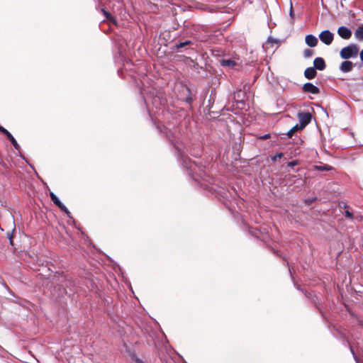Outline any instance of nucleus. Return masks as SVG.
<instances>
[{"label":"nucleus","mask_w":363,"mask_h":363,"mask_svg":"<svg viewBox=\"0 0 363 363\" xmlns=\"http://www.w3.org/2000/svg\"><path fill=\"white\" fill-rule=\"evenodd\" d=\"M358 53L359 47L356 44L352 43L341 49L340 56L343 60H348L357 57Z\"/></svg>","instance_id":"nucleus-1"},{"label":"nucleus","mask_w":363,"mask_h":363,"mask_svg":"<svg viewBox=\"0 0 363 363\" xmlns=\"http://www.w3.org/2000/svg\"><path fill=\"white\" fill-rule=\"evenodd\" d=\"M174 147L178 150V152L182 157V165L189 170V174L194 178V174L196 172L197 164L195 162H192L189 157H184V151L182 150L176 143H174Z\"/></svg>","instance_id":"nucleus-2"},{"label":"nucleus","mask_w":363,"mask_h":363,"mask_svg":"<svg viewBox=\"0 0 363 363\" xmlns=\"http://www.w3.org/2000/svg\"><path fill=\"white\" fill-rule=\"evenodd\" d=\"M299 128L303 129L311 121L312 115L309 112H298Z\"/></svg>","instance_id":"nucleus-3"},{"label":"nucleus","mask_w":363,"mask_h":363,"mask_svg":"<svg viewBox=\"0 0 363 363\" xmlns=\"http://www.w3.org/2000/svg\"><path fill=\"white\" fill-rule=\"evenodd\" d=\"M52 201L62 211H64L69 218H71V213L67 208L60 201L58 197L53 193H50Z\"/></svg>","instance_id":"nucleus-4"},{"label":"nucleus","mask_w":363,"mask_h":363,"mask_svg":"<svg viewBox=\"0 0 363 363\" xmlns=\"http://www.w3.org/2000/svg\"><path fill=\"white\" fill-rule=\"evenodd\" d=\"M334 35L328 30L322 31L319 35V38L324 44L329 45L333 40Z\"/></svg>","instance_id":"nucleus-5"},{"label":"nucleus","mask_w":363,"mask_h":363,"mask_svg":"<svg viewBox=\"0 0 363 363\" xmlns=\"http://www.w3.org/2000/svg\"><path fill=\"white\" fill-rule=\"evenodd\" d=\"M302 90L303 92L310 93L312 94H318L320 93L319 88L310 82L304 84L302 86Z\"/></svg>","instance_id":"nucleus-6"},{"label":"nucleus","mask_w":363,"mask_h":363,"mask_svg":"<svg viewBox=\"0 0 363 363\" xmlns=\"http://www.w3.org/2000/svg\"><path fill=\"white\" fill-rule=\"evenodd\" d=\"M0 131L6 135V138L9 140L11 143L13 145V147L18 150L20 149V145L18 144L16 139L13 138V136L11 134L10 132H9L6 129H5L4 127L0 125Z\"/></svg>","instance_id":"nucleus-7"},{"label":"nucleus","mask_w":363,"mask_h":363,"mask_svg":"<svg viewBox=\"0 0 363 363\" xmlns=\"http://www.w3.org/2000/svg\"><path fill=\"white\" fill-rule=\"evenodd\" d=\"M337 34L342 38L345 40H348L352 36V31L350 28L342 26L338 28Z\"/></svg>","instance_id":"nucleus-8"},{"label":"nucleus","mask_w":363,"mask_h":363,"mask_svg":"<svg viewBox=\"0 0 363 363\" xmlns=\"http://www.w3.org/2000/svg\"><path fill=\"white\" fill-rule=\"evenodd\" d=\"M354 66V65L353 62L349 60H345L340 64L339 69L342 72L347 73L351 72Z\"/></svg>","instance_id":"nucleus-9"},{"label":"nucleus","mask_w":363,"mask_h":363,"mask_svg":"<svg viewBox=\"0 0 363 363\" xmlns=\"http://www.w3.org/2000/svg\"><path fill=\"white\" fill-rule=\"evenodd\" d=\"M315 69H318L320 71L323 70L325 68V62L323 58L322 57H316L313 61V67Z\"/></svg>","instance_id":"nucleus-10"},{"label":"nucleus","mask_w":363,"mask_h":363,"mask_svg":"<svg viewBox=\"0 0 363 363\" xmlns=\"http://www.w3.org/2000/svg\"><path fill=\"white\" fill-rule=\"evenodd\" d=\"M306 43L311 48H313L318 44V39L313 35L309 34L306 36L305 38Z\"/></svg>","instance_id":"nucleus-11"},{"label":"nucleus","mask_w":363,"mask_h":363,"mask_svg":"<svg viewBox=\"0 0 363 363\" xmlns=\"http://www.w3.org/2000/svg\"><path fill=\"white\" fill-rule=\"evenodd\" d=\"M316 74L317 72L313 67H308L304 71V76L308 79H313L315 77Z\"/></svg>","instance_id":"nucleus-12"},{"label":"nucleus","mask_w":363,"mask_h":363,"mask_svg":"<svg viewBox=\"0 0 363 363\" xmlns=\"http://www.w3.org/2000/svg\"><path fill=\"white\" fill-rule=\"evenodd\" d=\"M354 36L358 40H363V24L355 30Z\"/></svg>","instance_id":"nucleus-13"},{"label":"nucleus","mask_w":363,"mask_h":363,"mask_svg":"<svg viewBox=\"0 0 363 363\" xmlns=\"http://www.w3.org/2000/svg\"><path fill=\"white\" fill-rule=\"evenodd\" d=\"M220 64L223 67H233L237 65V63L235 60H225V59L220 60Z\"/></svg>","instance_id":"nucleus-14"},{"label":"nucleus","mask_w":363,"mask_h":363,"mask_svg":"<svg viewBox=\"0 0 363 363\" xmlns=\"http://www.w3.org/2000/svg\"><path fill=\"white\" fill-rule=\"evenodd\" d=\"M315 169L318 171H330L333 169L331 166L324 164V165H316Z\"/></svg>","instance_id":"nucleus-15"},{"label":"nucleus","mask_w":363,"mask_h":363,"mask_svg":"<svg viewBox=\"0 0 363 363\" xmlns=\"http://www.w3.org/2000/svg\"><path fill=\"white\" fill-rule=\"evenodd\" d=\"M299 130H301L299 128V126L298 124L292 127L287 133L286 135L289 138H291L294 133Z\"/></svg>","instance_id":"nucleus-16"},{"label":"nucleus","mask_w":363,"mask_h":363,"mask_svg":"<svg viewBox=\"0 0 363 363\" xmlns=\"http://www.w3.org/2000/svg\"><path fill=\"white\" fill-rule=\"evenodd\" d=\"M313 55V50L311 49H306L303 51V57L305 58H310Z\"/></svg>","instance_id":"nucleus-17"},{"label":"nucleus","mask_w":363,"mask_h":363,"mask_svg":"<svg viewBox=\"0 0 363 363\" xmlns=\"http://www.w3.org/2000/svg\"><path fill=\"white\" fill-rule=\"evenodd\" d=\"M191 43V41H189V40H186V41H184V42H183V43H178V44H176L175 47H176V48H177V49H179V48H184V47H185V46H186V45H190Z\"/></svg>","instance_id":"nucleus-18"},{"label":"nucleus","mask_w":363,"mask_h":363,"mask_svg":"<svg viewBox=\"0 0 363 363\" xmlns=\"http://www.w3.org/2000/svg\"><path fill=\"white\" fill-rule=\"evenodd\" d=\"M167 137L169 138V140L172 142V143H174V135H172V132L169 130V132H164Z\"/></svg>","instance_id":"nucleus-19"},{"label":"nucleus","mask_w":363,"mask_h":363,"mask_svg":"<svg viewBox=\"0 0 363 363\" xmlns=\"http://www.w3.org/2000/svg\"><path fill=\"white\" fill-rule=\"evenodd\" d=\"M283 155H284L281 152L277 153V155L272 157V160L276 161L277 159H281L283 157Z\"/></svg>","instance_id":"nucleus-20"},{"label":"nucleus","mask_w":363,"mask_h":363,"mask_svg":"<svg viewBox=\"0 0 363 363\" xmlns=\"http://www.w3.org/2000/svg\"><path fill=\"white\" fill-rule=\"evenodd\" d=\"M289 16H290V17L291 18V19H294V10H293V4H292L291 1H290V12H289Z\"/></svg>","instance_id":"nucleus-21"},{"label":"nucleus","mask_w":363,"mask_h":363,"mask_svg":"<svg viewBox=\"0 0 363 363\" xmlns=\"http://www.w3.org/2000/svg\"><path fill=\"white\" fill-rule=\"evenodd\" d=\"M277 43V40L276 39H274V38H272L271 37L268 38L267 42H266V45H269V43Z\"/></svg>","instance_id":"nucleus-22"},{"label":"nucleus","mask_w":363,"mask_h":363,"mask_svg":"<svg viewBox=\"0 0 363 363\" xmlns=\"http://www.w3.org/2000/svg\"><path fill=\"white\" fill-rule=\"evenodd\" d=\"M298 164V160H293L288 163V166L290 167H294V166L297 165Z\"/></svg>","instance_id":"nucleus-23"},{"label":"nucleus","mask_w":363,"mask_h":363,"mask_svg":"<svg viewBox=\"0 0 363 363\" xmlns=\"http://www.w3.org/2000/svg\"><path fill=\"white\" fill-rule=\"evenodd\" d=\"M102 11L106 18H108V19L112 18L111 15L108 11H105L104 9H102Z\"/></svg>","instance_id":"nucleus-24"},{"label":"nucleus","mask_w":363,"mask_h":363,"mask_svg":"<svg viewBox=\"0 0 363 363\" xmlns=\"http://www.w3.org/2000/svg\"><path fill=\"white\" fill-rule=\"evenodd\" d=\"M345 215L347 218H352L353 216H352V213L351 212H350L349 211H346L345 212Z\"/></svg>","instance_id":"nucleus-25"},{"label":"nucleus","mask_w":363,"mask_h":363,"mask_svg":"<svg viewBox=\"0 0 363 363\" xmlns=\"http://www.w3.org/2000/svg\"><path fill=\"white\" fill-rule=\"evenodd\" d=\"M193 101V99L191 96H189L186 98V102L189 104H191V103Z\"/></svg>","instance_id":"nucleus-26"},{"label":"nucleus","mask_w":363,"mask_h":363,"mask_svg":"<svg viewBox=\"0 0 363 363\" xmlns=\"http://www.w3.org/2000/svg\"><path fill=\"white\" fill-rule=\"evenodd\" d=\"M350 350H351V352H352V354H353V356H354V359L356 360L357 363H359V360L357 359V357H356V355H355V354H354V350H353V348H352V346H350Z\"/></svg>","instance_id":"nucleus-27"},{"label":"nucleus","mask_w":363,"mask_h":363,"mask_svg":"<svg viewBox=\"0 0 363 363\" xmlns=\"http://www.w3.org/2000/svg\"><path fill=\"white\" fill-rule=\"evenodd\" d=\"M269 137H270L269 134H265L264 135L260 136L259 138L262 139V140H266V139L269 138Z\"/></svg>","instance_id":"nucleus-28"},{"label":"nucleus","mask_w":363,"mask_h":363,"mask_svg":"<svg viewBox=\"0 0 363 363\" xmlns=\"http://www.w3.org/2000/svg\"><path fill=\"white\" fill-rule=\"evenodd\" d=\"M135 361L137 362V363H145L144 362L142 359H139V358H135Z\"/></svg>","instance_id":"nucleus-29"},{"label":"nucleus","mask_w":363,"mask_h":363,"mask_svg":"<svg viewBox=\"0 0 363 363\" xmlns=\"http://www.w3.org/2000/svg\"><path fill=\"white\" fill-rule=\"evenodd\" d=\"M359 57H360V60L362 61L363 62V49L362 50V51L360 52L359 53Z\"/></svg>","instance_id":"nucleus-30"},{"label":"nucleus","mask_w":363,"mask_h":363,"mask_svg":"<svg viewBox=\"0 0 363 363\" xmlns=\"http://www.w3.org/2000/svg\"><path fill=\"white\" fill-rule=\"evenodd\" d=\"M10 244L13 245L12 235H9Z\"/></svg>","instance_id":"nucleus-31"},{"label":"nucleus","mask_w":363,"mask_h":363,"mask_svg":"<svg viewBox=\"0 0 363 363\" xmlns=\"http://www.w3.org/2000/svg\"><path fill=\"white\" fill-rule=\"evenodd\" d=\"M240 93H241V91H238V93H235V96H234V97L235 98V97H236V95H237V96H238V97H240Z\"/></svg>","instance_id":"nucleus-32"},{"label":"nucleus","mask_w":363,"mask_h":363,"mask_svg":"<svg viewBox=\"0 0 363 363\" xmlns=\"http://www.w3.org/2000/svg\"><path fill=\"white\" fill-rule=\"evenodd\" d=\"M201 9H203V10L206 9V7H205V8H204V7H203V8H201Z\"/></svg>","instance_id":"nucleus-33"},{"label":"nucleus","mask_w":363,"mask_h":363,"mask_svg":"<svg viewBox=\"0 0 363 363\" xmlns=\"http://www.w3.org/2000/svg\"><path fill=\"white\" fill-rule=\"evenodd\" d=\"M362 246H363V243H362Z\"/></svg>","instance_id":"nucleus-34"}]
</instances>
